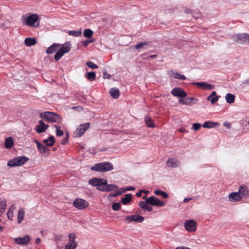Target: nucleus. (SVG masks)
I'll use <instances>...</instances> for the list:
<instances>
[{"mask_svg": "<svg viewBox=\"0 0 249 249\" xmlns=\"http://www.w3.org/2000/svg\"><path fill=\"white\" fill-rule=\"evenodd\" d=\"M39 116L44 121L49 123L60 124L62 122V118L57 113L53 112L45 111L41 112Z\"/></svg>", "mask_w": 249, "mask_h": 249, "instance_id": "obj_1", "label": "nucleus"}, {"mask_svg": "<svg viewBox=\"0 0 249 249\" xmlns=\"http://www.w3.org/2000/svg\"><path fill=\"white\" fill-rule=\"evenodd\" d=\"M90 169L93 171L98 172H109L113 169V165L110 162H102L96 163L90 168Z\"/></svg>", "mask_w": 249, "mask_h": 249, "instance_id": "obj_2", "label": "nucleus"}, {"mask_svg": "<svg viewBox=\"0 0 249 249\" xmlns=\"http://www.w3.org/2000/svg\"><path fill=\"white\" fill-rule=\"evenodd\" d=\"M61 47L58 49L54 58L56 61H58L67 53L71 50V44L70 42H67L63 44H61Z\"/></svg>", "mask_w": 249, "mask_h": 249, "instance_id": "obj_3", "label": "nucleus"}, {"mask_svg": "<svg viewBox=\"0 0 249 249\" xmlns=\"http://www.w3.org/2000/svg\"><path fill=\"white\" fill-rule=\"evenodd\" d=\"M61 47L58 49L54 58L56 61H58L67 53L71 50V44L70 42H67L63 44H61Z\"/></svg>", "mask_w": 249, "mask_h": 249, "instance_id": "obj_4", "label": "nucleus"}, {"mask_svg": "<svg viewBox=\"0 0 249 249\" xmlns=\"http://www.w3.org/2000/svg\"><path fill=\"white\" fill-rule=\"evenodd\" d=\"M27 15H23L22 19L25 20L24 24L30 27H37L39 25V23H37L36 25H35L36 23L39 20V17L37 14H33L29 15L27 18Z\"/></svg>", "mask_w": 249, "mask_h": 249, "instance_id": "obj_5", "label": "nucleus"}, {"mask_svg": "<svg viewBox=\"0 0 249 249\" xmlns=\"http://www.w3.org/2000/svg\"><path fill=\"white\" fill-rule=\"evenodd\" d=\"M29 158L25 156L16 157L8 161L7 165L10 167L21 166L28 161Z\"/></svg>", "mask_w": 249, "mask_h": 249, "instance_id": "obj_6", "label": "nucleus"}, {"mask_svg": "<svg viewBox=\"0 0 249 249\" xmlns=\"http://www.w3.org/2000/svg\"><path fill=\"white\" fill-rule=\"evenodd\" d=\"M107 180L104 178H93L89 180V184L92 186L97 187V189L100 191L103 185L106 184Z\"/></svg>", "mask_w": 249, "mask_h": 249, "instance_id": "obj_7", "label": "nucleus"}, {"mask_svg": "<svg viewBox=\"0 0 249 249\" xmlns=\"http://www.w3.org/2000/svg\"><path fill=\"white\" fill-rule=\"evenodd\" d=\"M89 126V123H86L79 125L74 131L75 137H80L82 136Z\"/></svg>", "mask_w": 249, "mask_h": 249, "instance_id": "obj_8", "label": "nucleus"}, {"mask_svg": "<svg viewBox=\"0 0 249 249\" xmlns=\"http://www.w3.org/2000/svg\"><path fill=\"white\" fill-rule=\"evenodd\" d=\"M146 202L150 205L158 207H163L165 205V203L160 200L159 198L152 196L148 197L146 199Z\"/></svg>", "mask_w": 249, "mask_h": 249, "instance_id": "obj_9", "label": "nucleus"}, {"mask_svg": "<svg viewBox=\"0 0 249 249\" xmlns=\"http://www.w3.org/2000/svg\"><path fill=\"white\" fill-rule=\"evenodd\" d=\"M233 39L236 42L242 43H249V35L247 33L239 34L233 36Z\"/></svg>", "mask_w": 249, "mask_h": 249, "instance_id": "obj_10", "label": "nucleus"}, {"mask_svg": "<svg viewBox=\"0 0 249 249\" xmlns=\"http://www.w3.org/2000/svg\"><path fill=\"white\" fill-rule=\"evenodd\" d=\"M171 93L173 96L180 98H185L187 96V93L180 87H176L173 89L171 91Z\"/></svg>", "mask_w": 249, "mask_h": 249, "instance_id": "obj_11", "label": "nucleus"}, {"mask_svg": "<svg viewBox=\"0 0 249 249\" xmlns=\"http://www.w3.org/2000/svg\"><path fill=\"white\" fill-rule=\"evenodd\" d=\"M192 84L203 90H211L215 88L214 85L208 84L206 82H194Z\"/></svg>", "mask_w": 249, "mask_h": 249, "instance_id": "obj_12", "label": "nucleus"}, {"mask_svg": "<svg viewBox=\"0 0 249 249\" xmlns=\"http://www.w3.org/2000/svg\"><path fill=\"white\" fill-rule=\"evenodd\" d=\"M184 99L179 98L178 99V103L181 105L192 106L196 103L198 99L193 97H185Z\"/></svg>", "mask_w": 249, "mask_h": 249, "instance_id": "obj_13", "label": "nucleus"}, {"mask_svg": "<svg viewBox=\"0 0 249 249\" xmlns=\"http://www.w3.org/2000/svg\"><path fill=\"white\" fill-rule=\"evenodd\" d=\"M144 217L140 215H130L125 217V221L129 223L131 222L142 223L144 221Z\"/></svg>", "mask_w": 249, "mask_h": 249, "instance_id": "obj_14", "label": "nucleus"}, {"mask_svg": "<svg viewBox=\"0 0 249 249\" xmlns=\"http://www.w3.org/2000/svg\"><path fill=\"white\" fill-rule=\"evenodd\" d=\"M73 205L76 208L82 210L87 207L89 204L86 200L78 198L73 201Z\"/></svg>", "mask_w": 249, "mask_h": 249, "instance_id": "obj_15", "label": "nucleus"}, {"mask_svg": "<svg viewBox=\"0 0 249 249\" xmlns=\"http://www.w3.org/2000/svg\"><path fill=\"white\" fill-rule=\"evenodd\" d=\"M184 227L189 231H195L196 228V222L194 220H187L184 223Z\"/></svg>", "mask_w": 249, "mask_h": 249, "instance_id": "obj_16", "label": "nucleus"}, {"mask_svg": "<svg viewBox=\"0 0 249 249\" xmlns=\"http://www.w3.org/2000/svg\"><path fill=\"white\" fill-rule=\"evenodd\" d=\"M118 188V186L111 184H108L107 182L106 184L103 185V187L100 189V191L109 192L115 191Z\"/></svg>", "mask_w": 249, "mask_h": 249, "instance_id": "obj_17", "label": "nucleus"}, {"mask_svg": "<svg viewBox=\"0 0 249 249\" xmlns=\"http://www.w3.org/2000/svg\"><path fill=\"white\" fill-rule=\"evenodd\" d=\"M166 164L169 167L177 168L179 164V161L175 158H170L167 160Z\"/></svg>", "mask_w": 249, "mask_h": 249, "instance_id": "obj_18", "label": "nucleus"}, {"mask_svg": "<svg viewBox=\"0 0 249 249\" xmlns=\"http://www.w3.org/2000/svg\"><path fill=\"white\" fill-rule=\"evenodd\" d=\"M238 193L242 198L243 197H247L249 196V191L246 185L241 186L239 188Z\"/></svg>", "mask_w": 249, "mask_h": 249, "instance_id": "obj_19", "label": "nucleus"}, {"mask_svg": "<svg viewBox=\"0 0 249 249\" xmlns=\"http://www.w3.org/2000/svg\"><path fill=\"white\" fill-rule=\"evenodd\" d=\"M30 241L29 236L25 235L23 237L16 238L15 239L16 243L18 245H26Z\"/></svg>", "mask_w": 249, "mask_h": 249, "instance_id": "obj_20", "label": "nucleus"}, {"mask_svg": "<svg viewBox=\"0 0 249 249\" xmlns=\"http://www.w3.org/2000/svg\"><path fill=\"white\" fill-rule=\"evenodd\" d=\"M229 200L231 202H238L242 199L238 192H232L229 196Z\"/></svg>", "mask_w": 249, "mask_h": 249, "instance_id": "obj_21", "label": "nucleus"}, {"mask_svg": "<svg viewBox=\"0 0 249 249\" xmlns=\"http://www.w3.org/2000/svg\"><path fill=\"white\" fill-rule=\"evenodd\" d=\"M61 44L57 43H53L46 50V53L48 54H51L57 51Z\"/></svg>", "mask_w": 249, "mask_h": 249, "instance_id": "obj_22", "label": "nucleus"}, {"mask_svg": "<svg viewBox=\"0 0 249 249\" xmlns=\"http://www.w3.org/2000/svg\"><path fill=\"white\" fill-rule=\"evenodd\" d=\"M219 125L220 124L219 123L212 121H206L203 123L202 126L206 128H212L218 127Z\"/></svg>", "mask_w": 249, "mask_h": 249, "instance_id": "obj_23", "label": "nucleus"}, {"mask_svg": "<svg viewBox=\"0 0 249 249\" xmlns=\"http://www.w3.org/2000/svg\"><path fill=\"white\" fill-rule=\"evenodd\" d=\"M147 204H148L146 202V200L145 201H141L139 202V205L141 209L148 212H150L153 210L152 207Z\"/></svg>", "mask_w": 249, "mask_h": 249, "instance_id": "obj_24", "label": "nucleus"}, {"mask_svg": "<svg viewBox=\"0 0 249 249\" xmlns=\"http://www.w3.org/2000/svg\"><path fill=\"white\" fill-rule=\"evenodd\" d=\"M109 93L111 96L114 99H117L120 95L119 89L115 88H111Z\"/></svg>", "mask_w": 249, "mask_h": 249, "instance_id": "obj_25", "label": "nucleus"}, {"mask_svg": "<svg viewBox=\"0 0 249 249\" xmlns=\"http://www.w3.org/2000/svg\"><path fill=\"white\" fill-rule=\"evenodd\" d=\"M43 142L47 146H52L55 142L54 137L51 135L48 139L43 140Z\"/></svg>", "mask_w": 249, "mask_h": 249, "instance_id": "obj_26", "label": "nucleus"}, {"mask_svg": "<svg viewBox=\"0 0 249 249\" xmlns=\"http://www.w3.org/2000/svg\"><path fill=\"white\" fill-rule=\"evenodd\" d=\"M218 100V96L216 95V91H213L210 95L207 97V100L211 101L212 104L215 103Z\"/></svg>", "mask_w": 249, "mask_h": 249, "instance_id": "obj_27", "label": "nucleus"}, {"mask_svg": "<svg viewBox=\"0 0 249 249\" xmlns=\"http://www.w3.org/2000/svg\"><path fill=\"white\" fill-rule=\"evenodd\" d=\"M14 145V140L12 137H9L7 138L5 141L4 146L6 149H10Z\"/></svg>", "mask_w": 249, "mask_h": 249, "instance_id": "obj_28", "label": "nucleus"}, {"mask_svg": "<svg viewBox=\"0 0 249 249\" xmlns=\"http://www.w3.org/2000/svg\"><path fill=\"white\" fill-rule=\"evenodd\" d=\"M39 124L37 126L36 131L38 133H43L45 131V128H44L45 123L43 121L40 120L38 122Z\"/></svg>", "mask_w": 249, "mask_h": 249, "instance_id": "obj_29", "label": "nucleus"}, {"mask_svg": "<svg viewBox=\"0 0 249 249\" xmlns=\"http://www.w3.org/2000/svg\"><path fill=\"white\" fill-rule=\"evenodd\" d=\"M37 149L42 154L48 155V153L46 154V152L49 151V149L41 143L38 144Z\"/></svg>", "mask_w": 249, "mask_h": 249, "instance_id": "obj_30", "label": "nucleus"}, {"mask_svg": "<svg viewBox=\"0 0 249 249\" xmlns=\"http://www.w3.org/2000/svg\"><path fill=\"white\" fill-rule=\"evenodd\" d=\"M36 42L35 38L27 37L25 38L24 43L26 46L29 47L34 45Z\"/></svg>", "mask_w": 249, "mask_h": 249, "instance_id": "obj_31", "label": "nucleus"}, {"mask_svg": "<svg viewBox=\"0 0 249 249\" xmlns=\"http://www.w3.org/2000/svg\"><path fill=\"white\" fill-rule=\"evenodd\" d=\"M132 195L131 194H127L125 196L121 199V202L124 205H127L132 199Z\"/></svg>", "mask_w": 249, "mask_h": 249, "instance_id": "obj_32", "label": "nucleus"}, {"mask_svg": "<svg viewBox=\"0 0 249 249\" xmlns=\"http://www.w3.org/2000/svg\"><path fill=\"white\" fill-rule=\"evenodd\" d=\"M235 96L234 94L228 93L225 96V99L227 103L229 104H232L234 102Z\"/></svg>", "mask_w": 249, "mask_h": 249, "instance_id": "obj_33", "label": "nucleus"}, {"mask_svg": "<svg viewBox=\"0 0 249 249\" xmlns=\"http://www.w3.org/2000/svg\"><path fill=\"white\" fill-rule=\"evenodd\" d=\"M167 74L170 77H174L176 79H179L180 74L176 71H174L172 70H169L167 71Z\"/></svg>", "mask_w": 249, "mask_h": 249, "instance_id": "obj_34", "label": "nucleus"}, {"mask_svg": "<svg viewBox=\"0 0 249 249\" xmlns=\"http://www.w3.org/2000/svg\"><path fill=\"white\" fill-rule=\"evenodd\" d=\"M24 211L22 208L19 209L18 214V222L20 223L23 220L24 217Z\"/></svg>", "mask_w": 249, "mask_h": 249, "instance_id": "obj_35", "label": "nucleus"}, {"mask_svg": "<svg viewBox=\"0 0 249 249\" xmlns=\"http://www.w3.org/2000/svg\"><path fill=\"white\" fill-rule=\"evenodd\" d=\"M154 194L157 196H161L164 198H167L169 196L166 192L160 190H156L154 191Z\"/></svg>", "mask_w": 249, "mask_h": 249, "instance_id": "obj_36", "label": "nucleus"}, {"mask_svg": "<svg viewBox=\"0 0 249 249\" xmlns=\"http://www.w3.org/2000/svg\"><path fill=\"white\" fill-rule=\"evenodd\" d=\"M145 122L148 127L152 128L155 126L153 121L150 117L146 116L145 118Z\"/></svg>", "mask_w": 249, "mask_h": 249, "instance_id": "obj_37", "label": "nucleus"}, {"mask_svg": "<svg viewBox=\"0 0 249 249\" xmlns=\"http://www.w3.org/2000/svg\"><path fill=\"white\" fill-rule=\"evenodd\" d=\"M147 47V43L146 42H139L135 45V48L136 49H146Z\"/></svg>", "mask_w": 249, "mask_h": 249, "instance_id": "obj_38", "label": "nucleus"}, {"mask_svg": "<svg viewBox=\"0 0 249 249\" xmlns=\"http://www.w3.org/2000/svg\"><path fill=\"white\" fill-rule=\"evenodd\" d=\"M93 32L90 29H87L84 31L83 35L86 37L91 38L93 36Z\"/></svg>", "mask_w": 249, "mask_h": 249, "instance_id": "obj_39", "label": "nucleus"}, {"mask_svg": "<svg viewBox=\"0 0 249 249\" xmlns=\"http://www.w3.org/2000/svg\"><path fill=\"white\" fill-rule=\"evenodd\" d=\"M6 202L5 200H1L0 199V216L4 212L6 209Z\"/></svg>", "mask_w": 249, "mask_h": 249, "instance_id": "obj_40", "label": "nucleus"}, {"mask_svg": "<svg viewBox=\"0 0 249 249\" xmlns=\"http://www.w3.org/2000/svg\"><path fill=\"white\" fill-rule=\"evenodd\" d=\"M86 77L90 81H93L95 79L96 74L94 71H90L87 73Z\"/></svg>", "mask_w": 249, "mask_h": 249, "instance_id": "obj_41", "label": "nucleus"}, {"mask_svg": "<svg viewBox=\"0 0 249 249\" xmlns=\"http://www.w3.org/2000/svg\"><path fill=\"white\" fill-rule=\"evenodd\" d=\"M68 34L70 36H72L75 37H78L81 35L82 32L81 30L74 31L71 30L68 32Z\"/></svg>", "mask_w": 249, "mask_h": 249, "instance_id": "obj_42", "label": "nucleus"}, {"mask_svg": "<svg viewBox=\"0 0 249 249\" xmlns=\"http://www.w3.org/2000/svg\"><path fill=\"white\" fill-rule=\"evenodd\" d=\"M54 127L56 128V135L60 137L63 135L64 132L61 130V126L59 125H54Z\"/></svg>", "mask_w": 249, "mask_h": 249, "instance_id": "obj_43", "label": "nucleus"}, {"mask_svg": "<svg viewBox=\"0 0 249 249\" xmlns=\"http://www.w3.org/2000/svg\"><path fill=\"white\" fill-rule=\"evenodd\" d=\"M77 246V243L69 242L65 245V249H75Z\"/></svg>", "mask_w": 249, "mask_h": 249, "instance_id": "obj_44", "label": "nucleus"}, {"mask_svg": "<svg viewBox=\"0 0 249 249\" xmlns=\"http://www.w3.org/2000/svg\"><path fill=\"white\" fill-rule=\"evenodd\" d=\"M87 65L90 68L94 69L98 68V66L92 61H88L86 63Z\"/></svg>", "mask_w": 249, "mask_h": 249, "instance_id": "obj_45", "label": "nucleus"}, {"mask_svg": "<svg viewBox=\"0 0 249 249\" xmlns=\"http://www.w3.org/2000/svg\"><path fill=\"white\" fill-rule=\"evenodd\" d=\"M76 235L74 233H70L69 235V242L76 243L75 242Z\"/></svg>", "mask_w": 249, "mask_h": 249, "instance_id": "obj_46", "label": "nucleus"}, {"mask_svg": "<svg viewBox=\"0 0 249 249\" xmlns=\"http://www.w3.org/2000/svg\"><path fill=\"white\" fill-rule=\"evenodd\" d=\"M121 207V204L120 203L115 202L112 205V209L115 211H118Z\"/></svg>", "mask_w": 249, "mask_h": 249, "instance_id": "obj_47", "label": "nucleus"}, {"mask_svg": "<svg viewBox=\"0 0 249 249\" xmlns=\"http://www.w3.org/2000/svg\"><path fill=\"white\" fill-rule=\"evenodd\" d=\"M103 77L104 79H110L111 75L110 74L107 73L106 69H104L103 72Z\"/></svg>", "mask_w": 249, "mask_h": 249, "instance_id": "obj_48", "label": "nucleus"}, {"mask_svg": "<svg viewBox=\"0 0 249 249\" xmlns=\"http://www.w3.org/2000/svg\"><path fill=\"white\" fill-rule=\"evenodd\" d=\"M68 140H69V133L68 132H67L65 138L61 140L60 143L62 145H65L68 142Z\"/></svg>", "mask_w": 249, "mask_h": 249, "instance_id": "obj_49", "label": "nucleus"}, {"mask_svg": "<svg viewBox=\"0 0 249 249\" xmlns=\"http://www.w3.org/2000/svg\"><path fill=\"white\" fill-rule=\"evenodd\" d=\"M94 42V40H91V39H86V40L85 41H83L82 42V45L85 46V47H87L89 44L92 43V42Z\"/></svg>", "mask_w": 249, "mask_h": 249, "instance_id": "obj_50", "label": "nucleus"}, {"mask_svg": "<svg viewBox=\"0 0 249 249\" xmlns=\"http://www.w3.org/2000/svg\"><path fill=\"white\" fill-rule=\"evenodd\" d=\"M201 124H200L196 123L193 124V129L194 130L196 131V130H198V129H199L201 127Z\"/></svg>", "mask_w": 249, "mask_h": 249, "instance_id": "obj_51", "label": "nucleus"}, {"mask_svg": "<svg viewBox=\"0 0 249 249\" xmlns=\"http://www.w3.org/2000/svg\"><path fill=\"white\" fill-rule=\"evenodd\" d=\"M121 195V192H116L115 193H111V194H109L108 195V198H110V197H116L117 196H119V195Z\"/></svg>", "mask_w": 249, "mask_h": 249, "instance_id": "obj_52", "label": "nucleus"}, {"mask_svg": "<svg viewBox=\"0 0 249 249\" xmlns=\"http://www.w3.org/2000/svg\"><path fill=\"white\" fill-rule=\"evenodd\" d=\"M7 216L8 219L12 220L13 219V218L14 217L13 213L8 212H7Z\"/></svg>", "mask_w": 249, "mask_h": 249, "instance_id": "obj_53", "label": "nucleus"}, {"mask_svg": "<svg viewBox=\"0 0 249 249\" xmlns=\"http://www.w3.org/2000/svg\"><path fill=\"white\" fill-rule=\"evenodd\" d=\"M223 125L228 128H230L231 127V124L228 122H225L223 123Z\"/></svg>", "mask_w": 249, "mask_h": 249, "instance_id": "obj_54", "label": "nucleus"}, {"mask_svg": "<svg viewBox=\"0 0 249 249\" xmlns=\"http://www.w3.org/2000/svg\"><path fill=\"white\" fill-rule=\"evenodd\" d=\"M135 189V188L133 186H128L125 188V190L127 191H133Z\"/></svg>", "mask_w": 249, "mask_h": 249, "instance_id": "obj_55", "label": "nucleus"}, {"mask_svg": "<svg viewBox=\"0 0 249 249\" xmlns=\"http://www.w3.org/2000/svg\"><path fill=\"white\" fill-rule=\"evenodd\" d=\"M126 191V190H125V188H120L119 190L117 191L118 192H121V195L125 192Z\"/></svg>", "mask_w": 249, "mask_h": 249, "instance_id": "obj_56", "label": "nucleus"}, {"mask_svg": "<svg viewBox=\"0 0 249 249\" xmlns=\"http://www.w3.org/2000/svg\"><path fill=\"white\" fill-rule=\"evenodd\" d=\"M193 199V197H188V198H185L183 199V202L184 203H187L189 202L190 200H191Z\"/></svg>", "mask_w": 249, "mask_h": 249, "instance_id": "obj_57", "label": "nucleus"}, {"mask_svg": "<svg viewBox=\"0 0 249 249\" xmlns=\"http://www.w3.org/2000/svg\"><path fill=\"white\" fill-rule=\"evenodd\" d=\"M187 79L186 76L183 74H180V77H179V79L182 80H185Z\"/></svg>", "mask_w": 249, "mask_h": 249, "instance_id": "obj_58", "label": "nucleus"}, {"mask_svg": "<svg viewBox=\"0 0 249 249\" xmlns=\"http://www.w3.org/2000/svg\"><path fill=\"white\" fill-rule=\"evenodd\" d=\"M175 249H191L189 248L184 247V246H181V247H178Z\"/></svg>", "mask_w": 249, "mask_h": 249, "instance_id": "obj_59", "label": "nucleus"}, {"mask_svg": "<svg viewBox=\"0 0 249 249\" xmlns=\"http://www.w3.org/2000/svg\"><path fill=\"white\" fill-rule=\"evenodd\" d=\"M61 235H57L54 236V238L55 240H61Z\"/></svg>", "mask_w": 249, "mask_h": 249, "instance_id": "obj_60", "label": "nucleus"}, {"mask_svg": "<svg viewBox=\"0 0 249 249\" xmlns=\"http://www.w3.org/2000/svg\"><path fill=\"white\" fill-rule=\"evenodd\" d=\"M15 208L14 204L12 205L11 207L9 208L8 212H13L14 209Z\"/></svg>", "mask_w": 249, "mask_h": 249, "instance_id": "obj_61", "label": "nucleus"}, {"mask_svg": "<svg viewBox=\"0 0 249 249\" xmlns=\"http://www.w3.org/2000/svg\"><path fill=\"white\" fill-rule=\"evenodd\" d=\"M142 190H140V191L139 192H137L136 193V196L137 197H140L142 196Z\"/></svg>", "mask_w": 249, "mask_h": 249, "instance_id": "obj_62", "label": "nucleus"}, {"mask_svg": "<svg viewBox=\"0 0 249 249\" xmlns=\"http://www.w3.org/2000/svg\"><path fill=\"white\" fill-rule=\"evenodd\" d=\"M178 130H179V132H182V133H184V132H188V131H186V129L184 128H183V127L180 128L178 129Z\"/></svg>", "mask_w": 249, "mask_h": 249, "instance_id": "obj_63", "label": "nucleus"}, {"mask_svg": "<svg viewBox=\"0 0 249 249\" xmlns=\"http://www.w3.org/2000/svg\"><path fill=\"white\" fill-rule=\"evenodd\" d=\"M243 83L249 85V78L245 81Z\"/></svg>", "mask_w": 249, "mask_h": 249, "instance_id": "obj_64", "label": "nucleus"}]
</instances>
